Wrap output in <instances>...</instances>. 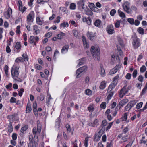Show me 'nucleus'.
Listing matches in <instances>:
<instances>
[{"instance_id": "6ab92c4d", "label": "nucleus", "mask_w": 147, "mask_h": 147, "mask_svg": "<svg viewBox=\"0 0 147 147\" xmlns=\"http://www.w3.org/2000/svg\"><path fill=\"white\" fill-rule=\"evenodd\" d=\"M129 101L128 99H125L122 100L119 103V105H120V107H123L124 105L127 103Z\"/></svg>"}, {"instance_id": "6e6d98bb", "label": "nucleus", "mask_w": 147, "mask_h": 147, "mask_svg": "<svg viewBox=\"0 0 147 147\" xmlns=\"http://www.w3.org/2000/svg\"><path fill=\"white\" fill-rule=\"evenodd\" d=\"M137 74V70H135L132 74V76L133 78H135L136 77Z\"/></svg>"}, {"instance_id": "c85d7f7f", "label": "nucleus", "mask_w": 147, "mask_h": 147, "mask_svg": "<svg viewBox=\"0 0 147 147\" xmlns=\"http://www.w3.org/2000/svg\"><path fill=\"white\" fill-rule=\"evenodd\" d=\"M106 84L105 82H101L99 88L100 89H103L106 87Z\"/></svg>"}, {"instance_id": "0e129e2a", "label": "nucleus", "mask_w": 147, "mask_h": 147, "mask_svg": "<svg viewBox=\"0 0 147 147\" xmlns=\"http://www.w3.org/2000/svg\"><path fill=\"white\" fill-rule=\"evenodd\" d=\"M121 67V65L119 64L118 65H116V66L113 69L117 70V71Z\"/></svg>"}, {"instance_id": "a19ab883", "label": "nucleus", "mask_w": 147, "mask_h": 147, "mask_svg": "<svg viewBox=\"0 0 147 147\" xmlns=\"http://www.w3.org/2000/svg\"><path fill=\"white\" fill-rule=\"evenodd\" d=\"M113 123V122L109 123L108 125H107V126L106 127V128H105V129L106 131H107L111 127Z\"/></svg>"}, {"instance_id": "c03bdc74", "label": "nucleus", "mask_w": 147, "mask_h": 147, "mask_svg": "<svg viewBox=\"0 0 147 147\" xmlns=\"http://www.w3.org/2000/svg\"><path fill=\"white\" fill-rule=\"evenodd\" d=\"M129 139V138H128V136L127 135L126 136H123L122 138L121 139L123 140V142H125L127 141Z\"/></svg>"}, {"instance_id": "9b49d317", "label": "nucleus", "mask_w": 147, "mask_h": 147, "mask_svg": "<svg viewBox=\"0 0 147 147\" xmlns=\"http://www.w3.org/2000/svg\"><path fill=\"white\" fill-rule=\"evenodd\" d=\"M84 0H82L77 3V4L78 5L79 9L81 11H82L83 10H85L87 8V6L86 7L84 6Z\"/></svg>"}, {"instance_id": "7ed1b4c3", "label": "nucleus", "mask_w": 147, "mask_h": 147, "mask_svg": "<svg viewBox=\"0 0 147 147\" xmlns=\"http://www.w3.org/2000/svg\"><path fill=\"white\" fill-rule=\"evenodd\" d=\"M132 44L135 49L138 48L140 45V42L139 38H138L135 33H134L131 38Z\"/></svg>"}, {"instance_id": "e433bc0d", "label": "nucleus", "mask_w": 147, "mask_h": 147, "mask_svg": "<svg viewBox=\"0 0 147 147\" xmlns=\"http://www.w3.org/2000/svg\"><path fill=\"white\" fill-rule=\"evenodd\" d=\"M115 85L114 86V85L113 84L111 83L109 86L108 91H111L115 87Z\"/></svg>"}, {"instance_id": "72a5a7b5", "label": "nucleus", "mask_w": 147, "mask_h": 147, "mask_svg": "<svg viewBox=\"0 0 147 147\" xmlns=\"http://www.w3.org/2000/svg\"><path fill=\"white\" fill-rule=\"evenodd\" d=\"M101 21L100 20H96L95 22L94 25L96 26H99L100 25Z\"/></svg>"}, {"instance_id": "58836bf2", "label": "nucleus", "mask_w": 147, "mask_h": 147, "mask_svg": "<svg viewBox=\"0 0 147 147\" xmlns=\"http://www.w3.org/2000/svg\"><path fill=\"white\" fill-rule=\"evenodd\" d=\"M89 137H87L85 138L84 141V145L85 147H88V139Z\"/></svg>"}, {"instance_id": "de8ad7c7", "label": "nucleus", "mask_w": 147, "mask_h": 147, "mask_svg": "<svg viewBox=\"0 0 147 147\" xmlns=\"http://www.w3.org/2000/svg\"><path fill=\"white\" fill-rule=\"evenodd\" d=\"M8 67L7 65H5L4 67V70L6 76H8Z\"/></svg>"}, {"instance_id": "bf43d9fd", "label": "nucleus", "mask_w": 147, "mask_h": 147, "mask_svg": "<svg viewBox=\"0 0 147 147\" xmlns=\"http://www.w3.org/2000/svg\"><path fill=\"white\" fill-rule=\"evenodd\" d=\"M113 94V92H111L108 95L107 97V99L109 100L111 99V97H112Z\"/></svg>"}, {"instance_id": "0eeeda50", "label": "nucleus", "mask_w": 147, "mask_h": 147, "mask_svg": "<svg viewBox=\"0 0 147 147\" xmlns=\"http://www.w3.org/2000/svg\"><path fill=\"white\" fill-rule=\"evenodd\" d=\"M105 128H102L98 133L97 135L95 134L94 136V140L96 142L99 141L101 138L102 133L105 131Z\"/></svg>"}, {"instance_id": "09e8293b", "label": "nucleus", "mask_w": 147, "mask_h": 147, "mask_svg": "<svg viewBox=\"0 0 147 147\" xmlns=\"http://www.w3.org/2000/svg\"><path fill=\"white\" fill-rule=\"evenodd\" d=\"M142 105L143 102H142L138 103L136 105V109H139L142 107Z\"/></svg>"}, {"instance_id": "8fccbe9b", "label": "nucleus", "mask_w": 147, "mask_h": 147, "mask_svg": "<svg viewBox=\"0 0 147 147\" xmlns=\"http://www.w3.org/2000/svg\"><path fill=\"white\" fill-rule=\"evenodd\" d=\"M70 9L72 10H74L76 9V5L75 3H71L70 4Z\"/></svg>"}, {"instance_id": "680f3d73", "label": "nucleus", "mask_w": 147, "mask_h": 147, "mask_svg": "<svg viewBox=\"0 0 147 147\" xmlns=\"http://www.w3.org/2000/svg\"><path fill=\"white\" fill-rule=\"evenodd\" d=\"M66 127L67 130L69 132H71L72 131L71 130L70 127V126L69 124H67L66 125Z\"/></svg>"}, {"instance_id": "f704fd0d", "label": "nucleus", "mask_w": 147, "mask_h": 147, "mask_svg": "<svg viewBox=\"0 0 147 147\" xmlns=\"http://www.w3.org/2000/svg\"><path fill=\"white\" fill-rule=\"evenodd\" d=\"M85 94L88 95H91L92 94V92L91 90L88 89H87L85 90Z\"/></svg>"}, {"instance_id": "5fc2aeb1", "label": "nucleus", "mask_w": 147, "mask_h": 147, "mask_svg": "<svg viewBox=\"0 0 147 147\" xmlns=\"http://www.w3.org/2000/svg\"><path fill=\"white\" fill-rule=\"evenodd\" d=\"M117 72V70L114 69L113 68L111 69L110 71L109 74L112 75L115 74Z\"/></svg>"}, {"instance_id": "4be33fe9", "label": "nucleus", "mask_w": 147, "mask_h": 147, "mask_svg": "<svg viewBox=\"0 0 147 147\" xmlns=\"http://www.w3.org/2000/svg\"><path fill=\"white\" fill-rule=\"evenodd\" d=\"M78 61V63L77 65V66L78 67L84 64L85 61L84 58H81Z\"/></svg>"}, {"instance_id": "338daca9", "label": "nucleus", "mask_w": 147, "mask_h": 147, "mask_svg": "<svg viewBox=\"0 0 147 147\" xmlns=\"http://www.w3.org/2000/svg\"><path fill=\"white\" fill-rule=\"evenodd\" d=\"M12 137L13 140H16L17 138V134L15 133H13L12 134Z\"/></svg>"}, {"instance_id": "c756f323", "label": "nucleus", "mask_w": 147, "mask_h": 147, "mask_svg": "<svg viewBox=\"0 0 147 147\" xmlns=\"http://www.w3.org/2000/svg\"><path fill=\"white\" fill-rule=\"evenodd\" d=\"M21 45L20 42H17L15 45V48L17 50H20L21 49Z\"/></svg>"}, {"instance_id": "37998d69", "label": "nucleus", "mask_w": 147, "mask_h": 147, "mask_svg": "<svg viewBox=\"0 0 147 147\" xmlns=\"http://www.w3.org/2000/svg\"><path fill=\"white\" fill-rule=\"evenodd\" d=\"M146 70V68L144 65H143L140 69V72L142 73L144 72Z\"/></svg>"}, {"instance_id": "a211bd4d", "label": "nucleus", "mask_w": 147, "mask_h": 147, "mask_svg": "<svg viewBox=\"0 0 147 147\" xmlns=\"http://www.w3.org/2000/svg\"><path fill=\"white\" fill-rule=\"evenodd\" d=\"M33 30L34 31V32L35 33L36 35H37L40 33V30L38 28V26L35 25L33 26Z\"/></svg>"}, {"instance_id": "7c9ffc66", "label": "nucleus", "mask_w": 147, "mask_h": 147, "mask_svg": "<svg viewBox=\"0 0 147 147\" xmlns=\"http://www.w3.org/2000/svg\"><path fill=\"white\" fill-rule=\"evenodd\" d=\"M107 124V122L106 120H103L102 122V124L101 125V127H102V128H105V127L106 126Z\"/></svg>"}, {"instance_id": "473e14b6", "label": "nucleus", "mask_w": 147, "mask_h": 147, "mask_svg": "<svg viewBox=\"0 0 147 147\" xmlns=\"http://www.w3.org/2000/svg\"><path fill=\"white\" fill-rule=\"evenodd\" d=\"M94 106L93 105H90L88 107V109L90 112H92L94 110Z\"/></svg>"}, {"instance_id": "4d7b16f0", "label": "nucleus", "mask_w": 147, "mask_h": 147, "mask_svg": "<svg viewBox=\"0 0 147 147\" xmlns=\"http://www.w3.org/2000/svg\"><path fill=\"white\" fill-rule=\"evenodd\" d=\"M16 98H14V97H12L9 101V102L10 103H15L16 101Z\"/></svg>"}, {"instance_id": "f3484780", "label": "nucleus", "mask_w": 147, "mask_h": 147, "mask_svg": "<svg viewBox=\"0 0 147 147\" xmlns=\"http://www.w3.org/2000/svg\"><path fill=\"white\" fill-rule=\"evenodd\" d=\"M98 124V120L97 119H95L93 122L90 123H89V125L90 126L92 127H95Z\"/></svg>"}, {"instance_id": "f03ea898", "label": "nucleus", "mask_w": 147, "mask_h": 147, "mask_svg": "<svg viewBox=\"0 0 147 147\" xmlns=\"http://www.w3.org/2000/svg\"><path fill=\"white\" fill-rule=\"evenodd\" d=\"M29 139V142L28 144V147H35L36 145H38V138L37 136L34 135L33 138L32 135H30Z\"/></svg>"}, {"instance_id": "4c0bfd02", "label": "nucleus", "mask_w": 147, "mask_h": 147, "mask_svg": "<svg viewBox=\"0 0 147 147\" xmlns=\"http://www.w3.org/2000/svg\"><path fill=\"white\" fill-rule=\"evenodd\" d=\"M101 67V75L102 76V77H104L105 76V71L104 69L102 67H101Z\"/></svg>"}, {"instance_id": "ddd939ff", "label": "nucleus", "mask_w": 147, "mask_h": 147, "mask_svg": "<svg viewBox=\"0 0 147 147\" xmlns=\"http://www.w3.org/2000/svg\"><path fill=\"white\" fill-rule=\"evenodd\" d=\"M12 13V10L10 8H8L7 11L5 12L4 14L5 18L7 19L10 18V16Z\"/></svg>"}, {"instance_id": "ea45409f", "label": "nucleus", "mask_w": 147, "mask_h": 147, "mask_svg": "<svg viewBox=\"0 0 147 147\" xmlns=\"http://www.w3.org/2000/svg\"><path fill=\"white\" fill-rule=\"evenodd\" d=\"M127 22L131 25H133L134 23V20L133 18H129L127 19Z\"/></svg>"}, {"instance_id": "e2e57ef3", "label": "nucleus", "mask_w": 147, "mask_h": 147, "mask_svg": "<svg viewBox=\"0 0 147 147\" xmlns=\"http://www.w3.org/2000/svg\"><path fill=\"white\" fill-rule=\"evenodd\" d=\"M73 33L75 36L77 37L78 36V31H77L76 30H73Z\"/></svg>"}, {"instance_id": "9d476101", "label": "nucleus", "mask_w": 147, "mask_h": 147, "mask_svg": "<svg viewBox=\"0 0 147 147\" xmlns=\"http://www.w3.org/2000/svg\"><path fill=\"white\" fill-rule=\"evenodd\" d=\"M34 13L33 11H31L27 16V21L28 22H32L34 20Z\"/></svg>"}, {"instance_id": "2f4dec72", "label": "nucleus", "mask_w": 147, "mask_h": 147, "mask_svg": "<svg viewBox=\"0 0 147 147\" xmlns=\"http://www.w3.org/2000/svg\"><path fill=\"white\" fill-rule=\"evenodd\" d=\"M65 36V33L61 32L57 35V38L58 39H61L63 38Z\"/></svg>"}, {"instance_id": "3c124183", "label": "nucleus", "mask_w": 147, "mask_h": 147, "mask_svg": "<svg viewBox=\"0 0 147 147\" xmlns=\"http://www.w3.org/2000/svg\"><path fill=\"white\" fill-rule=\"evenodd\" d=\"M127 113H125L121 117V119L123 121H125L127 119Z\"/></svg>"}, {"instance_id": "f8f14e48", "label": "nucleus", "mask_w": 147, "mask_h": 147, "mask_svg": "<svg viewBox=\"0 0 147 147\" xmlns=\"http://www.w3.org/2000/svg\"><path fill=\"white\" fill-rule=\"evenodd\" d=\"M106 30L108 33L109 34H112L115 32L113 26L112 25L107 26Z\"/></svg>"}, {"instance_id": "6e6552de", "label": "nucleus", "mask_w": 147, "mask_h": 147, "mask_svg": "<svg viewBox=\"0 0 147 147\" xmlns=\"http://www.w3.org/2000/svg\"><path fill=\"white\" fill-rule=\"evenodd\" d=\"M130 3L127 1L125 2L123 5V8L125 11L128 13H131V10L130 8Z\"/></svg>"}, {"instance_id": "1a4fd4ad", "label": "nucleus", "mask_w": 147, "mask_h": 147, "mask_svg": "<svg viewBox=\"0 0 147 147\" xmlns=\"http://www.w3.org/2000/svg\"><path fill=\"white\" fill-rule=\"evenodd\" d=\"M128 89L126 88V86H124L121 90L119 93L121 98H123L124 95L127 93Z\"/></svg>"}, {"instance_id": "79ce46f5", "label": "nucleus", "mask_w": 147, "mask_h": 147, "mask_svg": "<svg viewBox=\"0 0 147 147\" xmlns=\"http://www.w3.org/2000/svg\"><path fill=\"white\" fill-rule=\"evenodd\" d=\"M81 71L82 72L83 71H86L87 70V67L86 66H83L79 68Z\"/></svg>"}, {"instance_id": "603ef678", "label": "nucleus", "mask_w": 147, "mask_h": 147, "mask_svg": "<svg viewBox=\"0 0 147 147\" xmlns=\"http://www.w3.org/2000/svg\"><path fill=\"white\" fill-rule=\"evenodd\" d=\"M69 24L67 22H63L60 25L61 27L63 26L64 28L67 27H68Z\"/></svg>"}, {"instance_id": "423d86ee", "label": "nucleus", "mask_w": 147, "mask_h": 147, "mask_svg": "<svg viewBox=\"0 0 147 147\" xmlns=\"http://www.w3.org/2000/svg\"><path fill=\"white\" fill-rule=\"evenodd\" d=\"M137 103L135 100L131 101L128 102L127 105L125 108V110L126 111H129Z\"/></svg>"}, {"instance_id": "412c9836", "label": "nucleus", "mask_w": 147, "mask_h": 147, "mask_svg": "<svg viewBox=\"0 0 147 147\" xmlns=\"http://www.w3.org/2000/svg\"><path fill=\"white\" fill-rule=\"evenodd\" d=\"M29 42L31 44H33L35 45H36V42L35 41V38L33 36H32L30 37Z\"/></svg>"}, {"instance_id": "a878e982", "label": "nucleus", "mask_w": 147, "mask_h": 147, "mask_svg": "<svg viewBox=\"0 0 147 147\" xmlns=\"http://www.w3.org/2000/svg\"><path fill=\"white\" fill-rule=\"evenodd\" d=\"M18 3H19V10L22 13L23 9L22 2L20 0L18 1Z\"/></svg>"}, {"instance_id": "2eb2a0df", "label": "nucleus", "mask_w": 147, "mask_h": 147, "mask_svg": "<svg viewBox=\"0 0 147 147\" xmlns=\"http://www.w3.org/2000/svg\"><path fill=\"white\" fill-rule=\"evenodd\" d=\"M87 36L88 38L90 40H92L96 36L95 33L91 32H90L88 31L87 33Z\"/></svg>"}, {"instance_id": "49530a36", "label": "nucleus", "mask_w": 147, "mask_h": 147, "mask_svg": "<svg viewBox=\"0 0 147 147\" xmlns=\"http://www.w3.org/2000/svg\"><path fill=\"white\" fill-rule=\"evenodd\" d=\"M120 20H117L116 21V22L115 23V27L118 28L120 26Z\"/></svg>"}, {"instance_id": "a18cd8bd", "label": "nucleus", "mask_w": 147, "mask_h": 147, "mask_svg": "<svg viewBox=\"0 0 147 147\" xmlns=\"http://www.w3.org/2000/svg\"><path fill=\"white\" fill-rule=\"evenodd\" d=\"M82 73V72L81 71L79 68L77 69L76 72V74L77 75L76 76V78H79L80 77V76H79V75Z\"/></svg>"}, {"instance_id": "c9c22d12", "label": "nucleus", "mask_w": 147, "mask_h": 147, "mask_svg": "<svg viewBox=\"0 0 147 147\" xmlns=\"http://www.w3.org/2000/svg\"><path fill=\"white\" fill-rule=\"evenodd\" d=\"M36 22L37 23L40 25H41L42 24V23L40 20V18L38 17H36Z\"/></svg>"}, {"instance_id": "4468645a", "label": "nucleus", "mask_w": 147, "mask_h": 147, "mask_svg": "<svg viewBox=\"0 0 147 147\" xmlns=\"http://www.w3.org/2000/svg\"><path fill=\"white\" fill-rule=\"evenodd\" d=\"M82 21L84 23H86L88 25H90L91 24L92 20L90 17L87 18L84 17L82 18Z\"/></svg>"}, {"instance_id": "bb28decb", "label": "nucleus", "mask_w": 147, "mask_h": 147, "mask_svg": "<svg viewBox=\"0 0 147 147\" xmlns=\"http://www.w3.org/2000/svg\"><path fill=\"white\" fill-rule=\"evenodd\" d=\"M86 14L88 15H91L92 16L93 15V13L92 11V10L89 9L88 8L87 9V10H86Z\"/></svg>"}, {"instance_id": "052dcab7", "label": "nucleus", "mask_w": 147, "mask_h": 147, "mask_svg": "<svg viewBox=\"0 0 147 147\" xmlns=\"http://www.w3.org/2000/svg\"><path fill=\"white\" fill-rule=\"evenodd\" d=\"M24 92V90L23 88H21L19 91L18 95L19 96H21L22 95V93Z\"/></svg>"}, {"instance_id": "f257e3e1", "label": "nucleus", "mask_w": 147, "mask_h": 147, "mask_svg": "<svg viewBox=\"0 0 147 147\" xmlns=\"http://www.w3.org/2000/svg\"><path fill=\"white\" fill-rule=\"evenodd\" d=\"M19 68L18 66H13L11 70V73L12 78L15 81L21 82L22 81V79L18 78L19 73L18 71Z\"/></svg>"}, {"instance_id": "393cba45", "label": "nucleus", "mask_w": 147, "mask_h": 147, "mask_svg": "<svg viewBox=\"0 0 147 147\" xmlns=\"http://www.w3.org/2000/svg\"><path fill=\"white\" fill-rule=\"evenodd\" d=\"M118 13L119 15L122 18H125V15L124 13L123 12L121 11V10L120 9H119L118 11Z\"/></svg>"}, {"instance_id": "774afa93", "label": "nucleus", "mask_w": 147, "mask_h": 147, "mask_svg": "<svg viewBox=\"0 0 147 147\" xmlns=\"http://www.w3.org/2000/svg\"><path fill=\"white\" fill-rule=\"evenodd\" d=\"M116 12V10L115 9H113L110 12V14L111 16H113L114 15Z\"/></svg>"}, {"instance_id": "b1692460", "label": "nucleus", "mask_w": 147, "mask_h": 147, "mask_svg": "<svg viewBox=\"0 0 147 147\" xmlns=\"http://www.w3.org/2000/svg\"><path fill=\"white\" fill-rule=\"evenodd\" d=\"M60 118L59 117L57 119L55 122V127L57 128H59L60 127Z\"/></svg>"}, {"instance_id": "20e7f679", "label": "nucleus", "mask_w": 147, "mask_h": 147, "mask_svg": "<svg viewBox=\"0 0 147 147\" xmlns=\"http://www.w3.org/2000/svg\"><path fill=\"white\" fill-rule=\"evenodd\" d=\"M91 52L95 60L98 61L100 60V53L99 49H96L94 46H92L91 49Z\"/></svg>"}, {"instance_id": "69168bd1", "label": "nucleus", "mask_w": 147, "mask_h": 147, "mask_svg": "<svg viewBox=\"0 0 147 147\" xmlns=\"http://www.w3.org/2000/svg\"><path fill=\"white\" fill-rule=\"evenodd\" d=\"M28 128V126H25L24 127H22L21 129V131L22 132H23L25 131Z\"/></svg>"}, {"instance_id": "13d9d810", "label": "nucleus", "mask_w": 147, "mask_h": 147, "mask_svg": "<svg viewBox=\"0 0 147 147\" xmlns=\"http://www.w3.org/2000/svg\"><path fill=\"white\" fill-rule=\"evenodd\" d=\"M106 102H102L100 105V107L101 108L105 109L106 107Z\"/></svg>"}, {"instance_id": "cd10ccee", "label": "nucleus", "mask_w": 147, "mask_h": 147, "mask_svg": "<svg viewBox=\"0 0 147 147\" xmlns=\"http://www.w3.org/2000/svg\"><path fill=\"white\" fill-rule=\"evenodd\" d=\"M138 32L140 34L143 35L144 33V30L142 28L140 27L137 29Z\"/></svg>"}, {"instance_id": "864d4df0", "label": "nucleus", "mask_w": 147, "mask_h": 147, "mask_svg": "<svg viewBox=\"0 0 147 147\" xmlns=\"http://www.w3.org/2000/svg\"><path fill=\"white\" fill-rule=\"evenodd\" d=\"M8 131L10 133L13 131L12 126L11 123H10V125L8 126Z\"/></svg>"}, {"instance_id": "aec40b11", "label": "nucleus", "mask_w": 147, "mask_h": 147, "mask_svg": "<svg viewBox=\"0 0 147 147\" xmlns=\"http://www.w3.org/2000/svg\"><path fill=\"white\" fill-rule=\"evenodd\" d=\"M32 110V108L31 107L30 104L28 102L27 104L26 109V112L27 113H30Z\"/></svg>"}, {"instance_id": "39448f33", "label": "nucleus", "mask_w": 147, "mask_h": 147, "mask_svg": "<svg viewBox=\"0 0 147 147\" xmlns=\"http://www.w3.org/2000/svg\"><path fill=\"white\" fill-rule=\"evenodd\" d=\"M37 127H34L33 129L32 132L33 134L35 135H39L41 131L42 125L41 124L39 123V121H37Z\"/></svg>"}, {"instance_id": "5701e85b", "label": "nucleus", "mask_w": 147, "mask_h": 147, "mask_svg": "<svg viewBox=\"0 0 147 147\" xmlns=\"http://www.w3.org/2000/svg\"><path fill=\"white\" fill-rule=\"evenodd\" d=\"M9 96V93L5 90H4L3 92L2 95L3 98H5Z\"/></svg>"}, {"instance_id": "dca6fc26", "label": "nucleus", "mask_w": 147, "mask_h": 147, "mask_svg": "<svg viewBox=\"0 0 147 147\" xmlns=\"http://www.w3.org/2000/svg\"><path fill=\"white\" fill-rule=\"evenodd\" d=\"M69 47L68 45H65L63 46L61 50V53L63 54L67 53L68 52Z\"/></svg>"}]
</instances>
